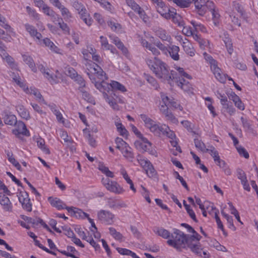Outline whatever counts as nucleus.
I'll list each match as a JSON object with an SVG mask.
<instances>
[{
    "label": "nucleus",
    "instance_id": "nucleus-1",
    "mask_svg": "<svg viewBox=\"0 0 258 258\" xmlns=\"http://www.w3.org/2000/svg\"><path fill=\"white\" fill-rule=\"evenodd\" d=\"M146 62L155 76L163 81H167L172 85L173 79H177V73L172 70L170 71L169 67L157 57H154L153 59H147Z\"/></svg>",
    "mask_w": 258,
    "mask_h": 258
},
{
    "label": "nucleus",
    "instance_id": "nucleus-2",
    "mask_svg": "<svg viewBox=\"0 0 258 258\" xmlns=\"http://www.w3.org/2000/svg\"><path fill=\"white\" fill-rule=\"evenodd\" d=\"M86 73L91 80V82L94 84L95 86L98 89V84H102L103 82H106L105 80L107 79L105 73L103 70L96 63L91 61L86 65Z\"/></svg>",
    "mask_w": 258,
    "mask_h": 258
},
{
    "label": "nucleus",
    "instance_id": "nucleus-3",
    "mask_svg": "<svg viewBox=\"0 0 258 258\" xmlns=\"http://www.w3.org/2000/svg\"><path fill=\"white\" fill-rule=\"evenodd\" d=\"M167 243L180 251L183 249L187 248L188 243L187 235L178 229H174L173 233L171 234L170 239L167 241Z\"/></svg>",
    "mask_w": 258,
    "mask_h": 258
},
{
    "label": "nucleus",
    "instance_id": "nucleus-4",
    "mask_svg": "<svg viewBox=\"0 0 258 258\" xmlns=\"http://www.w3.org/2000/svg\"><path fill=\"white\" fill-rule=\"evenodd\" d=\"M96 86H98V89L101 92H109L111 91V95H113L114 96H116V94L114 93L116 91H118L121 92H125L127 90L124 86L115 81H111L110 83L103 82L102 84H98Z\"/></svg>",
    "mask_w": 258,
    "mask_h": 258
},
{
    "label": "nucleus",
    "instance_id": "nucleus-5",
    "mask_svg": "<svg viewBox=\"0 0 258 258\" xmlns=\"http://www.w3.org/2000/svg\"><path fill=\"white\" fill-rule=\"evenodd\" d=\"M101 182L106 189L110 192L121 194L124 191L123 188L116 181L111 180L108 178L103 177Z\"/></svg>",
    "mask_w": 258,
    "mask_h": 258
},
{
    "label": "nucleus",
    "instance_id": "nucleus-6",
    "mask_svg": "<svg viewBox=\"0 0 258 258\" xmlns=\"http://www.w3.org/2000/svg\"><path fill=\"white\" fill-rule=\"evenodd\" d=\"M73 7L78 11L83 21L88 26H90L92 24V20L83 5L76 1L73 3Z\"/></svg>",
    "mask_w": 258,
    "mask_h": 258
},
{
    "label": "nucleus",
    "instance_id": "nucleus-7",
    "mask_svg": "<svg viewBox=\"0 0 258 258\" xmlns=\"http://www.w3.org/2000/svg\"><path fill=\"white\" fill-rule=\"evenodd\" d=\"M195 7L198 11L199 15H204L207 10L212 12L215 10V5L214 3L211 1L200 0L195 2Z\"/></svg>",
    "mask_w": 258,
    "mask_h": 258
},
{
    "label": "nucleus",
    "instance_id": "nucleus-8",
    "mask_svg": "<svg viewBox=\"0 0 258 258\" xmlns=\"http://www.w3.org/2000/svg\"><path fill=\"white\" fill-rule=\"evenodd\" d=\"M140 117L145 123V126L149 128L150 131L152 132L155 135L158 136V127L159 124L156 123L151 118L149 117L147 115L142 114L140 115Z\"/></svg>",
    "mask_w": 258,
    "mask_h": 258
},
{
    "label": "nucleus",
    "instance_id": "nucleus-9",
    "mask_svg": "<svg viewBox=\"0 0 258 258\" xmlns=\"http://www.w3.org/2000/svg\"><path fill=\"white\" fill-rule=\"evenodd\" d=\"M98 219L102 223L111 224L113 223L114 215L110 212L104 210L99 211L97 213Z\"/></svg>",
    "mask_w": 258,
    "mask_h": 258
},
{
    "label": "nucleus",
    "instance_id": "nucleus-10",
    "mask_svg": "<svg viewBox=\"0 0 258 258\" xmlns=\"http://www.w3.org/2000/svg\"><path fill=\"white\" fill-rule=\"evenodd\" d=\"M20 217L22 219L27 221L28 223L32 224L34 227L37 226L39 224H40L44 228L49 232H52V231L49 228L48 225L40 218L36 217L35 219H33L23 215H21Z\"/></svg>",
    "mask_w": 258,
    "mask_h": 258
},
{
    "label": "nucleus",
    "instance_id": "nucleus-11",
    "mask_svg": "<svg viewBox=\"0 0 258 258\" xmlns=\"http://www.w3.org/2000/svg\"><path fill=\"white\" fill-rule=\"evenodd\" d=\"M237 177L240 180L241 183L243 185V188L248 191L250 190V187L248 182L246 175L245 172L241 169L238 168L237 169Z\"/></svg>",
    "mask_w": 258,
    "mask_h": 258
},
{
    "label": "nucleus",
    "instance_id": "nucleus-12",
    "mask_svg": "<svg viewBox=\"0 0 258 258\" xmlns=\"http://www.w3.org/2000/svg\"><path fill=\"white\" fill-rule=\"evenodd\" d=\"M42 11L44 14L50 18L52 22H55L56 20L59 19L58 15L46 4L44 5L42 7Z\"/></svg>",
    "mask_w": 258,
    "mask_h": 258
},
{
    "label": "nucleus",
    "instance_id": "nucleus-13",
    "mask_svg": "<svg viewBox=\"0 0 258 258\" xmlns=\"http://www.w3.org/2000/svg\"><path fill=\"white\" fill-rule=\"evenodd\" d=\"M48 201L52 206L55 207L59 210L64 209L67 210V208H69L61 200L57 198H53L50 197L48 198Z\"/></svg>",
    "mask_w": 258,
    "mask_h": 258
},
{
    "label": "nucleus",
    "instance_id": "nucleus-14",
    "mask_svg": "<svg viewBox=\"0 0 258 258\" xmlns=\"http://www.w3.org/2000/svg\"><path fill=\"white\" fill-rule=\"evenodd\" d=\"M211 69L218 81L222 83H224L226 82L225 75L222 73L221 69L217 66V64L212 66Z\"/></svg>",
    "mask_w": 258,
    "mask_h": 258
},
{
    "label": "nucleus",
    "instance_id": "nucleus-15",
    "mask_svg": "<svg viewBox=\"0 0 258 258\" xmlns=\"http://www.w3.org/2000/svg\"><path fill=\"white\" fill-rule=\"evenodd\" d=\"M142 164H144V166L146 171V173L150 177H154L156 176L157 172L155 170L153 165L148 160H143Z\"/></svg>",
    "mask_w": 258,
    "mask_h": 258
},
{
    "label": "nucleus",
    "instance_id": "nucleus-16",
    "mask_svg": "<svg viewBox=\"0 0 258 258\" xmlns=\"http://www.w3.org/2000/svg\"><path fill=\"white\" fill-rule=\"evenodd\" d=\"M0 204L3 206V209L5 211H11L12 204L9 198L1 193H0Z\"/></svg>",
    "mask_w": 258,
    "mask_h": 258
},
{
    "label": "nucleus",
    "instance_id": "nucleus-17",
    "mask_svg": "<svg viewBox=\"0 0 258 258\" xmlns=\"http://www.w3.org/2000/svg\"><path fill=\"white\" fill-rule=\"evenodd\" d=\"M25 29L29 33L31 37L36 38L38 40H40L42 37L41 33L37 31V30L34 26L29 24H26L24 25Z\"/></svg>",
    "mask_w": 258,
    "mask_h": 258
},
{
    "label": "nucleus",
    "instance_id": "nucleus-18",
    "mask_svg": "<svg viewBox=\"0 0 258 258\" xmlns=\"http://www.w3.org/2000/svg\"><path fill=\"white\" fill-rule=\"evenodd\" d=\"M177 79H174L173 80L175 81L177 85L181 88L184 91H188L190 88V84L186 81L184 78H181L176 75Z\"/></svg>",
    "mask_w": 258,
    "mask_h": 258
},
{
    "label": "nucleus",
    "instance_id": "nucleus-19",
    "mask_svg": "<svg viewBox=\"0 0 258 258\" xmlns=\"http://www.w3.org/2000/svg\"><path fill=\"white\" fill-rule=\"evenodd\" d=\"M16 109L22 118L26 120H29L30 118L29 111L23 105L21 104L18 105L16 106Z\"/></svg>",
    "mask_w": 258,
    "mask_h": 258
},
{
    "label": "nucleus",
    "instance_id": "nucleus-20",
    "mask_svg": "<svg viewBox=\"0 0 258 258\" xmlns=\"http://www.w3.org/2000/svg\"><path fill=\"white\" fill-rule=\"evenodd\" d=\"M179 47L176 45H171L168 48V52L171 58L175 60H178L179 59L178 52L179 51Z\"/></svg>",
    "mask_w": 258,
    "mask_h": 258
},
{
    "label": "nucleus",
    "instance_id": "nucleus-21",
    "mask_svg": "<svg viewBox=\"0 0 258 258\" xmlns=\"http://www.w3.org/2000/svg\"><path fill=\"white\" fill-rule=\"evenodd\" d=\"M80 236L83 239L86 240L87 242L94 247L96 250H98L100 248L99 244L93 240L91 236H86L85 233L84 231H80L79 233Z\"/></svg>",
    "mask_w": 258,
    "mask_h": 258
},
{
    "label": "nucleus",
    "instance_id": "nucleus-22",
    "mask_svg": "<svg viewBox=\"0 0 258 258\" xmlns=\"http://www.w3.org/2000/svg\"><path fill=\"white\" fill-rule=\"evenodd\" d=\"M109 38L113 43L119 49H120L123 53H126L127 51V49L124 47V45L120 41V40L116 36L110 35Z\"/></svg>",
    "mask_w": 258,
    "mask_h": 258
},
{
    "label": "nucleus",
    "instance_id": "nucleus-23",
    "mask_svg": "<svg viewBox=\"0 0 258 258\" xmlns=\"http://www.w3.org/2000/svg\"><path fill=\"white\" fill-rule=\"evenodd\" d=\"M23 61L28 65L29 68L31 69V70L33 72H37V68L36 67L35 62L32 58V57H31L29 55H26V54H23L22 55Z\"/></svg>",
    "mask_w": 258,
    "mask_h": 258
},
{
    "label": "nucleus",
    "instance_id": "nucleus-24",
    "mask_svg": "<svg viewBox=\"0 0 258 258\" xmlns=\"http://www.w3.org/2000/svg\"><path fill=\"white\" fill-rule=\"evenodd\" d=\"M103 97L105 99V101L110 105V106L114 110H118L119 106L117 104V100L112 96L111 98L109 95L106 93L103 92Z\"/></svg>",
    "mask_w": 258,
    "mask_h": 258
},
{
    "label": "nucleus",
    "instance_id": "nucleus-25",
    "mask_svg": "<svg viewBox=\"0 0 258 258\" xmlns=\"http://www.w3.org/2000/svg\"><path fill=\"white\" fill-rule=\"evenodd\" d=\"M154 232L158 236L164 239H168L171 236L170 233L168 230L163 228L155 227L154 229Z\"/></svg>",
    "mask_w": 258,
    "mask_h": 258
},
{
    "label": "nucleus",
    "instance_id": "nucleus-26",
    "mask_svg": "<svg viewBox=\"0 0 258 258\" xmlns=\"http://www.w3.org/2000/svg\"><path fill=\"white\" fill-rule=\"evenodd\" d=\"M134 145L138 150L143 151H149L150 148H151L152 146L151 143H142L140 141H135Z\"/></svg>",
    "mask_w": 258,
    "mask_h": 258
},
{
    "label": "nucleus",
    "instance_id": "nucleus-27",
    "mask_svg": "<svg viewBox=\"0 0 258 258\" xmlns=\"http://www.w3.org/2000/svg\"><path fill=\"white\" fill-rule=\"evenodd\" d=\"M187 247L189 248L193 252L196 253L199 256H202V248H201V245L199 241L197 242V243H188Z\"/></svg>",
    "mask_w": 258,
    "mask_h": 258
},
{
    "label": "nucleus",
    "instance_id": "nucleus-28",
    "mask_svg": "<svg viewBox=\"0 0 258 258\" xmlns=\"http://www.w3.org/2000/svg\"><path fill=\"white\" fill-rule=\"evenodd\" d=\"M123 156L130 161H132L134 158V154L133 152L132 148L127 145L124 149L121 150Z\"/></svg>",
    "mask_w": 258,
    "mask_h": 258
},
{
    "label": "nucleus",
    "instance_id": "nucleus-29",
    "mask_svg": "<svg viewBox=\"0 0 258 258\" xmlns=\"http://www.w3.org/2000/svg\"><path fill=\"white\" fill-rule=\"evenodd\" d=\"M108 204L111 208H125L126 207V205L124 203L112 199H109Z\"/></svg>",
    "mask_w": 258,
    "mask_h": 258
},
{
    "label": "nucleus",
    "instance_id": "nucleus-30",
    "mask_svg": "<svg viewBox=\"0 0 258 258\" xmlns=\"http://www.w3.org/2000/svg\"><path fill=\"white\" fill-rule=\"evenodd\" d=\"M157 12L161 14V15L166 19H171V16L173 15L171 11L167 6L162 8H157Z\"/></svg>",
    "mask_w": 258,
    "mask_h": 258
},
{
    "label": "nucleus",
    "instance_id": "nucleus-31",
    "mask_svg": "<svg viewBox=\"0 0 258 258\" xmlns=\"http://www.w3.org/2000/svg\"><path fill=\"white\" fill-rule=\"evenodd\" d=\"M43 43L45 46L48 47L52 51L59 53V49L49 38H45L43 39Z\"/></svg>",
    "mask_w": 258,
    "mask_h": 258
},
{
    "label": "nucleus",
    "instance_id": "nucleus-32",
    "mask_svg": "<svg viewBox=\"0 0 258 258\" xmlns=\"http://www.w3.org/2000/svg\"><path fill=\"white\" fill-rule=\"evenodd\" d=\"M172 15L171 16V19L175 24H177L179 27H182L184 25V22L182 20V17L173 11L171 12Z\"/></svg>",
    "mask_w": 258,
    "mask_h": 258
},
{
    "label": "nucleus",
    "instance_id": "nucleus-33",
    "mask_svg": "<svg viewBox=\"0 0 258 258\" xmlns=\"http://www.w3.org/2000/svg\"><path fill=\"white\" fill-rule=\"evenodd\" d=\"M109 233L116 240L120 242L124 241L125 239L123 235L119 232H117L115 228L110 227L109 228Z\"/></svg>",
    "mask_w": 258,
    "mask_h": 258
},
{
    "label": "nucleus",
    "instance_id": "nucleus-34",
    "mask_svg": "<svg viewBox=\"0 0 258 258\" xmlns=\"http://www.w3.org/2000/svg\"><path fill=\"white\" fill-rule=\"evenodd\" d=\"M185 40L186 41L182 42L183 48L187 54L192 56L195 55V50L191 46V45L187 41V39H185Z\"/></svg>",
    "mask_w": 258,
    "mask_h": 258
},
{
    "label": "nucleus",
    "instance_id": "nucleus-35",
    "mask_svg": "<svg viewBox=\"0 0 258 258\" xmlns=\"http://www.w3.org/2000/svg\"><path fill=\"white\" fill-rule=\"evenodd\" d=\"M197 1H200V0H173L174 3L182 8H187L192 3L195 4Z\"/></svg>",
    "mask_w": 258,
    "mask_h": 258
},
{
    "label": "nucleus",
    "instance_id": "nucleus-36",
    "mask_svg": "<svg viewBox=\"0 0 258 258\" xmlns=\"http://www.w3.org/2000/svg\"><path fill=\"white\" fill-rule=\"evenodd\" d=\"M56 7L60 10L61 15L64 19H69L72 17L71 14L69 10L62 6L60 3L58 4Z\"/></svg>",
    "mask_w": 258,
    "mask_h": 258
},
{
    "label": "nucleus",
    "instance_id": "nucleus-37",
    "mask_svg": "<svg viewBox=\"0 0 258 258\" xmlns=\"http://www.w3.org/2000/svg\"><path fill=\"white\" fill-rule=\"evenodd\" d=\"M115 126L117 128V132L120 135L123 137H126L128 135V132L121 123L118 122H115Z\"/></svg>",
    "mask_w": 258,
    "mask_h": 258
},
{
    "label": "nucleus",
    "instance_id": "nucleus-38",
    "mask_svg": "<svg viewBox=\"0 0 258 258\" xmlns=\"http://www.w3.org/2000/svg\"><path fill=\"white\" fill-rule=\"evenodd\" d=\"M67 210L69 213H73L77 218H82V214H85V212L82 210L73 207L67 208Z\"/></svg>",
    "mask_w": 258,
    "mask_h": 258
},
{
    "label": "nucleus",
    "instance_id": "nucleus-39",
    "mask_svg": "<svg viewBox=\"0 0 258 258\" xmlns=\"http://www.w3.org/2000/svg\"><path fill=\"white\" fill-rule=\"evenodd\" d=\"M157 35L163 41L169 42L171 40V37L168 35L164 30H159L156 32Z\"/></svg>",
    "mask_w": 258,
    "mask_h": 258
},
{
    "label": "nucleus",
    "instance_id": "nucleus-40",
    "mask_svg": "<svg viewBox=\"0 0 258 258\" xmlns=\"http://www.w3.org/2000/svg\"><path fill=\"white\" fill-rule=\"evenodd\" d=\"M17 126L18 128V132L19 134L27 135V133L28 132L25 124L22 121H19L17 122Z\"/></svg>",
    "mask_w": 258,
    "mask_h": 258
},
{
    "label": "nucleus",
    "instance_id": "nucleus-41",
    "mask_svg": "<svg viewBox=\"0 0 258 258\" xmlns=\"http://www.w3.org/2000/svg\"><path fill=\"white\" fill-rule=\"evenodd\" d=\"M98 169L100 170L103 173L106 175V176L108 177L113 178L114 175L112 172L109 170V168L105 166L104 165L101 164L99 165Z\"/></svg>",
    "mask_w": 258,
    "mask_h": 258
},
{
    "label": "nucleus",
    "instance_id": "nucleus-42",
    "mask_svg": "<svg viewBox=\"0 0 258 258\" xmlns=\"http://www.w3.org/2000/svg\"><path fill=\"white\" fill-rule=\"evenodd\" d=\"M4 122L6 124L13 125L17 123L16 117L14 115H7L4 118Z\"/></svg>",
    "mask_w": 258,
    "mask_h": 258
},
{
    "label": "nucleus",
    "instance_id": "nucleus-43",
    "mask_svg": "<svg viewBox=\"0 0 258 258\" xmlns=\"http://www.w3.org/2000/svg\"><path fill=\"white\" fill-rule=\"evenodd\" d=\"M194 143L196 147L203 152L207 153V148H206L205 144L201 141L197 139H195Z\"/></svg>",
    "mask_w": 258,
    "mask_h": 258
},
{
    "label": "nucleus",
    "instance_id": "nucleus-44",
    "mask_svg": "<svg viewBox=\"0 0 258 258\" xmlns=\"http://www.w3.org/2000/svg\"><path fill=\"white\" fill-rule=\"evenodd\" d=\"M55 22H58L59 28L64 32V33L69 34L70 29L67 24L63 21L62 18L59 17V19L56 20Z\"/></svg>",
    "mask_w": 258,
    "mask_h": 258
},
{
    "label": "nucleus",
    "instance_id": "nucleus-45",
    "mask_svg": "<svg viewBox=\"0 0 258 258\" xmlns=\"http://www.w3.org/2000/svg\"><path fill=\"white\" fill-rule=\"evenodd\" d=\"M6 57V60L8 63L10 65V67L12 69L17 70V64L15 62L14 58L11 56H9L6 52L5 55H3Z\"/></svg>",
    "mask_w": 258,
    "mask_h": 258
},
{
    "label": "nucleus",
    "instance_id": "nucleus-46",
    "mask_svg": "<svg viewBox=\"0 0 258 258\" xmlns=\"http://www.w3.org/2000/svg\"><path fill=\"white\" fill-rule=\"evenodd\" d=\"M115 143L116 144V148L119 150H122L124 148L128 145L125 141H124L121 138L117 137L115 139Z\"/></svg>",
    "mask_w": 258,
    "mask_h": 258
},
{
    "label": "nucleus",
    "instance_id": "nucleus-47",
    "mask_svg": "<svg viewBox=\"0 0 258 258\" xmlns=\"http://www.w3.org/2000/svg\"><path fill=\"white\" fill-rule=\"evenodd\" d=\"M164 116L167 120L169 121L174 124L178 123V119L175 117L173 114L170 110L166 112Z\"/></svg>",
    "mask_w": 258,
    "mask_h": 258
},
{
    "label": "nucleus",
    "instance_id": "nucleus-48",
    "mask_svg": "<svg viewBox=\"0 0 258 258\" xmlns=\"http://www.w3.org/2000/svg\"><path fill=\"white\" fill-rule=\"evenodd\" d=\"M191 24L194 27L195 31H200L203 32L206 31V28L203 24L194 21H191Z\"/></svg>",
    "mask_w": 258,
    "mask_h": 258
},
{
    "label": "nucleus",
    "instance_id": "nucleus-49",
    "mask_svg": "<svg viewBox=\"0 0 258 258\" xmlns=\"http://www.w3.org/2000/svg\"><path fill=\"white\" fill-rule=\"evenodd\" d=\"M37 146L42 150L44 151L46 154H50V151L48 148L45 146V141L43 139L40 138L38 139L37 141Z\"/></svg>",
    "mask_w": 258,
    "mask_h": 258
},
{
    "label": "nucleus",
    "instance_id": "nucleus-50",
    "mask_svg": "<svg viewBox=\"0 0 258 258\" xmlns=\"http://www.w3.org/2000/svg\"><path fill=\"white\" fill-rule=\"evenodd\" d=\"M224 42L228 53L230 54H232L233 49L231 39L228 37H225L224 39Z\"/></svg>",
    "mask_w": 258,
    "mask_h": 258
},
{
    "label": "nucleus",
    "instance_id": "nucleus-51",
    "mask_svg": "<svg viewBox=\"0 0 258 258\" xmlns=\"http://www.w3.org/2000/svg\"><path fill=\"white\" fill-rule=\"evenodd\" d=\"M192 235H187V239L188 243H192V241L196 240L197 242H198L200 240L202 237L196 231L195 232H193Z\"/></svg>",
    "mask_w": 258,
    "mask_h": 258
},
{
    "label": "nucleus",
    "instance_id": "nucleus-52",
    "mask_svg": "<svg viewBox=\"0 0 258 258\" xmlns=\"http://www.w3.org/2000/svg\"><path fill=\"white\" fill-rule=\"evenodd\" d=\"M26 9L27 12L31 17L35 20L39 19V14L34 10L32 9L29 6H27Z\"/></svg>",
    "mask_w": 258,
    "mask_h": 258
},
{
    "label": "nucleus",
    "instance_id": "nucleus-53",
    "mask_svg": "<svg viewBox=\"0 0 258 258\" xmlns=\"http://www.w3.org/2000/svg\"><path fill=\"white\" fill-rule=\"evenodd\" d=\"M18 197L19 201L21 203L26 201H30L28 194L26 191H20Z\"/></svg>",
    "mask_w": 258,
    "mask_h": 258
},
{
    "label": "nucleus",
    "instance_id": "nucleus-54",
    "mask_svg": "<svg viewBox=\"0 0 258 258\" xmlns=\"http://www.w3.org/2000/svg\"><path fill=\"white\" fill-rule=\"evenodd\" d=\"M127 5L131 7L135 12L140 10L141 7L137 4L134 0H126Z\"/></svg>",
    "mask_w": 258,
    "mask_h": 258
},
{
    "label": "nucleus",
    "instance_id": "nucleus-55",
    "mask_svg": "<svg viewBox=\"0 0 258 258\" xmlns=\"http://www.w3.org/2000/svg\"><path fill=\"white\" fill-rule=\"evenodd\" d=\"M173 174L175 176V177L176 179H179V180L180 181L181 184L182 186L187 190H189V188L188 187V185L186 182V181L184 180L182 177L180 176L178 172L177 171H174L173 173Z\"/></svg>",
    "mask_w": 258,
    "mask_h": 258
},
{
    "label": "nucleus",
    "instance_id": "nucleus-56",
    "mask_svg": "<svg viewBox=\"0 0 258 258\" xmlns=\"http://www.w3.org/2000/svg\"><path fill=\"white\" fill-rule=\"evenodd\" d=\"M239 14V16L243 19H245V12L243 10L242 7L239 4H235L234 5V10Z\"/></svg>",
    "mask_w": 258,
    "mask_h": 258
},
{
    "label": "nucleus",
    "instance_id": "nucleus-57",
    "mask_svg": "<svg viewBox=\"0 0 258 258\" xmlns=\"http://www.w3.org/2000/svg\"><path fill=\"white\" fill-rule=\"evenodd\" d=\"M44 76L51 83H56L57 77L55 75H52L50 74L49 70L46 71Z\"/></svg>",
    "mask_w": 258,
    "mask_h": 258
},
{
    "label": "nucleus",
    "instance_id": "nucleus-58",
    "mask_svg": "<svg viewBox=\"0 0 258 258\" xmlns=\"http://www.w3.org/2000/svg\"><path fill=\"white\" fill-rule=\"evenodd\" d=\"M136 12L139 15L140 17L144 22L147 23L148 21L149 18L143 9L140 8V10H138Z\"/></svg>",
    "mask_w": 258,
    "mask_h": 258
},
{
    "label": "nucleus",
    "instance_id": "nucleus-59",
    "mask_svg": "<svg viewBox=\"0 0 258 258\" xmlns=\"http://www.w3.org/2000/svg\"><path fill=\"white\" fill-rule=\"evenodd\" d=\"M236 149L240 156H243L246 159L249 158V154L244 148L238 146L236 147Z\"/></svg>",
    "mask_w": 258,
    "mask_h": 258
},
{
    "label": "nucleus",
    "instance_id": "nucleus-60",
    "mask_svg": "<svg viewBox=\"0 0 258 258\" xmlns=\"http://www.w3.org/2000/svg\"><path fill=\"white\" fill-rule=\"evenodd\" d=\"M223 107L227 109V111L230 114H234L235 112V109L233 107L231 102H228L226 105H223Z\"/></svg>",
    "mask_w": 258,
    "mask_h": 258
},
{
    "label": "nucleus",
    "instance_id": "nucleus-61",
    "mask_svg": "<svg viewBox=\"0 0 258 258\" xmlns=\"http://www.w3.org/2000/svg\"><path fill=\"white\" fill-rule=\"evenodd\" d=\"M53 113L55 115L57 121L62 123H64V119L63 118L61 112L57 109H54L52 110Z\"/></svg>",
    "mask_w": 258,
    "mask_h": 258
},
{
    "label": "nucleus",
    "instance_id": "nucleus-62",
    "mask_svg": "<svg viewBox=\"0 0 258 258\" xmlns=\"http://www.w3.org/2000/svg\"><path fill=\"white\" fill-rule=\"evenodd\" d=\"M217 96L218 99L220 100L221 104L223 105H226L228 102L227 98L225 94H222L219 91L217 92Z\"/></svg>",
    "mask_w": 258,
    "mask_h": 258
},
{
    "label": "nucleus",
    "instance_id": "nucleus-63",
    "mask_svg": "<svg viewBox=\"0 0 258 258\" xmlns=\"http://www.w3.org/2000/svg\"><path fill=\"white\" fill-rule=\"evenodd\" d=\"M31 105L32 106L34 110L36 112H38L40 115L44 116L46 115V113L45 111H44L38 104L31 103Z\"/></svg>",
    "mask_w": 258,
    "mask_h": 258
},
{
    "label": "nucleus",
    "instance_id": "nucleus-64",
    "mask_svg": "<svg viewBox=\"0 0 258 258\" xmlns=\"http://www.w3.org/2000/svg\"><path fill=\"white\" fill-rule=\"evenodd\" d=\"M74 80L80 86H86L85 81L81 76L78 75Z\"/></svg>",
    "mask_w": 258,
    "mask_h": 258
}]
</instances>
